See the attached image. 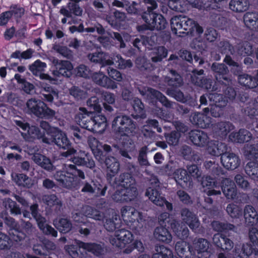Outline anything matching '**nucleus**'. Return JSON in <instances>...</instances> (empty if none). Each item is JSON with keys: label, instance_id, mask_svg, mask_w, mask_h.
<instances>
[{"label": "nucleus", "instance_id": "nucleus-57", "mask_svg": "<svg viewBox=\"0 0 258 258\" xmlns=\"http://www.w3.org/2000/svg\"><path fill=\"white\" fill-rule=\"evenodd\" d=\"M148 148L147 146L142 147L139 151L138 162L141 166H148L150 165L147 158Z\"/></svg>", "mask_w": 258, "mask_h": 258}, {"label": "nucleus", "instance_id": "nucleus-1", "mask_svg": "<svg viewBox=\"0 0 258 258\" xmlns=\"http://www.w3.org/2000/svg\"><path fill=\"white\" fill-rule=\"evenodd\" d=\"M75 118L81 126L92 132L102 133L107 126V119L105 116L98 114L93 116L91 113L84 107L79 108V112Z\"/></svg>", "mask_w": 258, "mask_h": 258}, {"label": "nucleus", "instance_id": "nucleus-12", "mask_svg": "<svg viewBox=\"0 0 258 258\" xmlns=\"http://www.w3.org/2000/svg\"><path fill=\"white\" fill-rule=\"evenodd\" d=\"M46 64L39 59L36 60L32 64L29 66V70L35 76L39 77L42 80H48L50 83L55 84L56 79L50 76L43 72L46 68Z\"/></svg>", "mask_w": 258, "mask_h": 258}, {"label": "nucleus", "instance_id": "nucleus-31", "mask_svg": "<svg viewBox=\"0 0 258 258\" xmlns=\"http://www.w3.org/2000/svg\"><path fill=\"white\" fill-rule=\"evenodd\" d=\"M153 235L157 240L165 243H170L172 239L168 230L163 226L157 227L154 231Z\"/></svg>", "mask_w": 258, "mask_h": 258}, {"label": "nucleus", "instance_id": "nucleus-62", "mask_svg": "<svg viewBox=\"0 0 258 258\" xmlns=\"http://www.w3.org/2000/svg\"><path fill=\"white\" fill-rule=\"evenodd\" d=\"M218 46L222 53L233 54L235 53L233 46L228 41L223 40L220 41Z\"/></svg>", "mask_w": 258, "mask_h": 258}, {"label": "nucleus", "instance_id": "nucleus-27", "mask_svg": "<svg viewBox=\"0 0 258 258\" xmlns=\"http://www.w3.org/2000/svg\"><path fill=\"white\" fill-rule=\"evenodd\" d=\"M190 120L193 124L204 128L209 127L212 123V118L210 117L199 112L192 114L190 117Z\"/></svg>", "mask_w": 258, "mask_h": 258}, {"label": "nucleus", "instance_id": "nucleus-24", "mask_svg": "<svg viewBox=\"0 0 258 258\" xmlns=\"http://www.w3.org/2000/svg\"><path fill=\"white\" fill-rule=\"evenodd\" d=\"M87 58L92 62L100 64L102 67L111 66L112 63L108 54L102 51L90 53L87 55Z\"/></svg>", "mask_w": 258, "mask_h": 258}, {"label": "nucleus", "instance_id": "nucleus-33", "mask_svg": "<svg viewBox=\"0 0 258 258\" xmlns=\"http://www.w3.org/2000/svg\"><path fill=\"white\" fill-rule=\"evenodd\" d=\"M233 252L235 253L237 258H247L252 253H254L256 258H258V250L255 249L248 243L244 244L241 250L237 246H235Z\"/></svg>", "mask_w": 258, "mask_h": 258}, {"label": "nucleus", "instance_id": "nucleus-17", "mask_svg": "<svg viewBox=\"0 0 258 258\" xmlns=\"http://www.w3.org/2000/svg\"><path fill=\"white\" fill-rule=\"evenodd\" d=\"M222 165L228 170H234L238 168L240 164V160L237 155L233 153L227 151L221 157Z\"/></svg>", "mask_w": 258, "mask_h": 258}, {"label": "nucleus", "instance_id": "nucleus-39", "mask_svg": "<svg viewBox=\"0 0 258 258\" xmlns=\"http://www.w3.org/2000/svg\"><path fill=\"white\" fill-rule=\"evenodd\" d=\"M27 134L21 133L23 138L26 141H29L30 138L33 139H41L43 143V139L46 138L44 134L40 132L39 128L36 126H28Z\"/></svg>", "mask_w": 258, "mask_h": 258}, {"label": "nucleus", "instance_id": "nucleus-42", "mask_svg": "<svg viewBox=\"0 0 258 258\" xmlns=\"http://www.w3.org/2000/svg\"><path fill=\"white\" fill-rule=\"evenodd\" d=\"M238 80L241 85L249 88H254L258 85V79L246 74L239 75Z\"/></svg>", "mask_w": 258, "mask_h": 258}, {"label": "nucleus", "instance_id": "nucleus-36", "mask_svg": "<svg viewBox=\"0 0 258 258\" xmlns=\"http://www.w3.org/2000/svg\"><path fill=\"white\" fill-rule=\"evenodd\" d=\"M243 18L247 27L258 31V13L248 12L244 15Z\"/></svg>", "mask_w": 258, "mask_h": 258}, {"label": "nucleus", "instance_id": "nucleus-34", "mask_svg": "<svg viewBox=\"0 0 258 258\" xmlns=\"http://www.w3.org/2000/svg\"><path fill=\"white\" fill-rule=\"evenodd\" d=\"M243 214L245 222L249 225H253L257 223L258 214L252 206H245L244 208Z\"/></svg>", "mask_w": 258, "mask_h": 258}, {"label": "nucleus", "instance_id": "nucleus-21", "mask_svg": "<svg viewBox=\"0 0 258 258\" xmlns=\"http://www.w3.org/2000/svg\"><path fill=\"white\" fill-rule=\"evenodd\" d=\"M207 146L208 153L214 156L221 157L228 151V147L225 143L218 141L210 140Z\"/></svg>", "mask_w": 258, "mask_h": 258}, {"label": "nucleus", "instance_id": "nucleus-40", "mask_svg": "<svg viewBox=\"0 0 258 258\" xmlns=\"http://www.w3.org/2000/svg\"><path fill=\"white\" fill-rule=\"evenodd\" d=\"M171 226L175 235L181 239H186L189 235V230L185 225H181L180 224L174 221L171 224Z\"/></svg>", "mask_w": 258, "mask_h": 258}, {"label": "nucleus", "instance_id": "nucleus-47", "mask_svg": "<svg viewBox=\"0 0 258 258\" xmlns=\"http://www.w3.org/2000/svg\"><path fill=\"white\" fill-rule=\"evenodd\" d=\"M208 99L211 103V104L217 105L220 107H224L228 103L227 99L223 97L221 94L217 93L209 94Z\"/></svg>", "mask_w": 258, "mask_h": 258}, {"label": "nucleus", "instance_id": "nucleus-35", "mask_svg": "<svg viewBox=\"0 0 258 258\" xmlns=\"http://www.w3.org/2000/svg\"><path fill=\"white\" fill-rule=\"evenodd\" d=\"M110 60L112 61L111 66L115 64L118 69L125 70L131 68L133 64L131 59H124L119 54L115 53L110 57Z\"/></svg>", "mask_w": 258, "mask_h": 258}, {"label": "nucleus", "instance_id": "nucleus-13", "mask_svg": "<svg viewBox=\"0 0 258 258\" xmlns=\"http://www.w3.org/2000/svg\"><path fill=\"white\" fill-rule=\"evenodd\" d=\"M38 148L35 146L31 149L29 148V152L30 154L33 155L32 159L38 165L42 168L47 170L52 171L53 170V166L50 160L45 156L38 153H35L37 151Z\"/></svg>", "mask_w": 258, "mask_h": 258}, {"label": "nucleus", "instance_id": "nucleus-14", "mask_svg": "<svg viewBox=\"0 0 258 258\" xmlns=\"http://www.w3.org/2000/svg\"><path fill=\"white\" fill-rule=\"evenodd\" d=\"M43 106L45 107V103L43 101L32 98L26 102L25 111L29 114H33L40 117L41 114L43 112Z\"/></svg>", "mask_w": 258, "mask_h": 258}, {"label": "nucleus", "instance_id": "nucleus-6", "mask_svg": "<svg viewBox=\"0 0 258 258\" xmlns=\"http://www.w3.org/2000/svg\"><path fill=\"white\" fill-rule=\"evenodd\" d=\"M31 213L33 217L35 219L39 229L43 233L46 235H51L56 237L57 236V232L51 226L46 224L45 218L42 216L38 211V205L36 204L30 206Z\"/></svg>", "mask_w": 258, "mask_h": 258}, {"label": "nucleus", "instance_id": "nucleus-3", "mask_svg": "<svg viewBox=\"0 0 258 258\" xmlns=\"http://www.w3.org/2000/svg\"><path fill=\"white\" fill-rule=\"evenodd\" d=\"M112 128L114 132L128 137L135 136L138 131L137 122L130 116L120 113L113 119Z\"/></svg>", "mask_w": 258, "mask_h": 258}, {"label": "nucleus", "instance_id": "nucleus-2", "mask_svg": "<svg viewBox=\"0 0 258 258\" xmlns=\"http://www.w3.org/2000/svg\"><path fill=\"white\" fill-rule=\"evenodd\" d=\"M144 2L147 5V11L143 14L142 17L146 23V26H140L139 30L144 29L161 30L164 29L167 23L161 14L153 12L157 8V4L155 0H144Z\"/></svg>", "mask_w": 258, "mask_h": 258}, {"label": "nucleus", "instance_id": "nucleus-54", "mask_svg": "<svg viewBox=\"0 0 258 258\" xmlns=\"http://www.w3.org/2000/svg\"><path fill=\"white\" fill-rule=\"evenodd\" d=\"M156 251L152 258H171L172 256L171 250L164 245L156 246Z\"/></svg>", "mask_w": 258, "mask_h": 258}, {"label": "nucleus", "instance_id": "nucleus-53", "mask_svg": "<svg viewBox=\"0 0 258 258\" xmlns=\"http://www.w3.org/2000/svg\"><path fill=\"white\" fill-rule=\"evenodd\" d=\"M226 212L231 218H239L242 216V208L239 205L231 203L227 205Z\"/></svg>", "mask_w": 258, "mask_h": 258}, {"label": "nucleus", "instance_id": "nucleus-18", "mask_svg": "<svg viewBox=\"0 0 258 258\" xmlns=\"http://www.w3.org/2000/svg\"><path fill=\"white\" fill-rule=\"evenodd\" d=\"M91 77L94 82L100 86L111 89L117 88V84L102 72L94 73Z\"/></svg>", "mask_w": 258, "mask_h": 258}, {"label": "nucleus", "instance_id": "nucleus-9", "mask_svg": "<svg viewBox=\"0 0 258 258\" xmlns=\"http://www.w3.org/2000/svg\"><path fill=\"white\" fill-rule=\"evenodd\" d=\"M83 216L99 221L102 220L103 218V215L99 211L89 206H83L81 207L80 211L76 210L73 213V218L75 221L81 222L80 218Z\"/></svg>", "mask_w": 258, "mask_h": 258}, {"label": "nucleus", "instance_id": "nucleus-11", "mask_svg": "<svg viewBox=\"0 0 258 258\" xmlns=\"http://www.w3.org/2000/svg\"><path fill=\"white\" fill-rule=\"evenodd\" d=\"M37 86L40 90L39 94L42 100L52 102L54 98L58 97V91L50 85L44 82H39Z\"/></svg>", "mask_w": 258, "mask_h": 258}, {"label": "nucleus", "instance_id": "nucleus-46", "mask_svg": "<svg viewBox=\"0 0 258 258\" xmlns=\"http://www.w3.org/2000/svg\"><path fill=\"white\" fill-rule=\"evenodd\" d=\"M181 153L184 159L187 160L198 162L200 160V157L197 152L192 151L191 148L186 145L182 147Z\"/></svg>", "mask_w": 258, "mask_h": 258}, {"label": "nucleus", "instance_id": "nucleus-63", "mask_svg": "<svg viewBox=\"0 0 258 258\" xmlns=\"http://www.w3.org/2000/svg\"><path fill=\"white\" fill-rule=\"evenodd\" d=\"M121 188L123 193L125 194L124 197L126 202L131 201L136 198L138 195V191L135 186L126 187H121Z\"/></svg>", "mask_w": 258, "mask_h": 258}, {"label": "nucleus", "instance_id": "nucleus-61", "mask_svg": "<svg viewBox=\"0 0 258 258\" xmlns=\"http://www.w3.org/2000/svg\"><path fill=\"white\" fill-rule=\"evenodd\" d=\"M120 187H126L134 186L135 180L130 174L126 173H122L119 176Z\"/></svg>", "mask_w": 258, "mask_h": 258}, {"label": "nucleus", "instance_id": "nucleus-45", "mask_svg": "<svg viewBox=\"0 0 258 258\" xmlns=\"http://www.w3.org/2000/svg\"><path fill=\"white\" fill-rule=\"evenodd\" d=\"M193 245L194 251L198 254L207 253L209 248L210 242L205 238H200L194 240Z\"/></svg>", "mask_w": 258, "mask_h": 258}, {"label": "nucleus", "instance_id": "nucleus-26", "mask_svg": "<svg viewBox=\"0 0 258 258\" xmlns=\"http://www.w3.org/2000/svg\"><path fill=\"white\" fill-rule=\"evenodd\" d=\"M222 190L226 198L233 200L237 195V189L234 182L229 178H225L222 181Z\"/></svg>", "mask_w": 258, "mask_h": 258}, {"label": "nucleus", "instance_id": "nucleus-20", "mask_svg": "<svg viewBox=\"0 0 258 258\" xmlns=\"http://www.w3.org/2000/svg\"><path fill=\"white\" fill-rule=\"evenodd\" d=\"M175 249L178 255L181 258H197L194 256L195 252L192 246L184 241H178L175 245ZM198 258H199L198 256Z\"/></svg>", "mask_w": 258, "mask_h": 258}, {"label": "nucleus", "instance_id": "nucleus-19", "mask_svg": "<svg viewBox=\"0 0 258 258\" xmlns=\"http://www.w3.org/2000/svg\"><path fill=\"white\" fill-rule=\"evenodd\" d=\"M77 244L80 248L90 252L98 256L105 254L107 251V248L103 244L85 243L80 241H78Z\"/></svg>", "mask_w": 258, "mask_h": 258}, {"label": "nucleus", "instance_id": "nucleus-38", "mask_svg": "<svg viewBox=\"0 0 258 258\" xmlns=\"http://www.w3.org/2000/svg\"><path fill=\"white\" fill-rule=\"evenodd\" d=\"M13 180L19 186L30 188L33 185L32 180L28 176L22 173H13Z\"/></svg>", "mask_w": 258, "mask_h": 258}, {"label": "nucleus", "instance_id": "nucleus-15", "mask_svg": "<svg viewBox=\"0 0 258 258\" xmlns=\"http://www.w3.org/2000/svg\"><path fill=\"white\" fill-rule=\"evenodd\" d=\"M189 139L196 146L205 147L210 142L208 134L201 130H192L189 133Z\"/></svg>", "mask_w": 258, "mask_h": 258}, {"label": "nucleus", "instance_id": "nucleus-52", "mask_svg": "<svg viewBox=\"0 0 258 258\" xmlns=\"http://www.w3.org/2000/svg\"><path fill=\"white\" fill-rule=\"evenodd\" d=\"M3 205L7 210H9L12 214L19 215L21 214V210L17 203L10 198H5L3 200Z\"/></svg>", "mask_w": 258, "mask_h": 258}, {"label": "nucleus", "instance_id": "nucleus-58", "mask_svg": "<svg viewBox=\"0 0 258 258\" xmlns=\"http://www.w3.org/2000/svg\"><path fill=\"white\" fill-rule=\"evenodd\" d=\"M213 229L217 232H222L227 230H233L235 226L227 222H221L217 221H213L211 223Z\"/></svg>", "mask_w": 258, "mask_h": 258}, {"label": "nucleus", "instance_id": "nucleus-48", "mask_svg": "<svg viewBox=\"0 0 258 258\" xmlns=\"http://www.w3.org/2000/svg\"><path fill=\"white\" fill-rule=\"evenodd\" d=\"M167 50L163 46L155 48L151 54V59L154 62H161L167 56Z\"/></svg>", "mask_w": 258, "mask_h": 258}, {"label": "nucleus", "instance_id": "nucleus-30", "mask_svg": "<svg viewBox=\"0 0 258 258\" xmlns=\"http://www.w3.org/2000/svg\"><path fill=\"white\" fill-rule=\"evenodd\" d=\"M87 141L96 159L99 161H103L104 156L101 151V143L92 136L88 137Z\"/></svg>", "mask_w": 258, "mask_h": 258}, {"label": "nucleus", "instance_id": "nucleus-59", "mask_svg": "<svg viewBox=\"0 0 258 258\" xmlns=\"http://www.w3.org/2000/svg\"><path fill=\"white\" fill-rule=\"evenodd\" d=\"M69 93L75 99L77 100H82L87 97V92L77 86H73L69 89Z\"/></svg>", "mask_w": 258, "mask_h": 258}, {"label": "nucleus", "instance_id": "nucleus-29", "mask_svg": "<svg viewBox=\"0 0 258 258\" xmlns=\"http://www.w3.org/2000/svg\"><path fill=\"white\" fill-rule=\"evenodd\" d=\"M104 162L107 169V178L114 177L119 170V162L115 158L109 156L106 158Z\"/></svg>", "mask_w": 258, "mask_h": 258}, {"label": "nucleus", "instance_id": "nucleus-28", "mask_svg": "<svg viewBox=\"0 0 258 258\" xmlns=\"http://www.w3.org/2000/svg\"><path fill=\"white\" fill-rule=\"evenodd\" d=\"M172 174L176 183L182 187L186 188L190 186L191 181L186 170L179 168L176 169Z\"/></svg>", "mask_w": 258, "mask_h": 258}, {"label": "nucleus", "instance_id": "nucleus-32", "mask_svg": "<svg viewBox=\"0 0 258 258\" xmlns=\"http://www.w3.org/2000/svg\"><path fill=\"white\" fill-rule=\"evenodd\" d=\"M121 214L123 220L126 222L134 223L141 213L130 206H124L121 209Z\"/></svg>", "mask_w": 258, "mask_h": 258}, {"label": "nucleus", "instance_id": "nucleus-8", "mask_svg": "<svg viewBox=\"0 0 258 258\" xmlns=\"http://www.w3.org/2000/svg\"><path fill=\"white\" fill-rule=\"evenodd\" d=\"M43 143L47 144L54 143L59 148L68 149L71 146V143L66 134L61 130L57 128L51 135V138L43 139Z\"/></svg>", "mask_w": 258, "mask_h": 258}, {"label": "nucleus", "instance_id": "nucleus-50", "mask_svg": "<svg viewBox=\"0 0 258 258\" xmlns=\"http://www.w3.org/2000/svg\"><path fill=\"white\" fill-rule=\"evenodd\" d=\"M246 173L253 180L258 181V164L254 161L248 162L245 167Z\"/></svg>", "mask_w": 258, "mask_h": 258}, {"label": "nucleus", "instance_id": "nucleus-56", "mask_svg": "<svg viewBox=\"0 0 258 258\" xmlns=\"http://www.w3.org/2000/svg\"><path fill=\"white\" fill-rule=\"evenodd\" d=\"M54 224L56 228L62 233H67L69 232L72 228V223L69 220L66 218H61L59 219L58 222Z\"/></svg>", "mask_w": 258, "mask_h": 258}, {"label": "nucleus", "instance_id": "nucleus-4", "mask_svg": "<svg viewBox=\"0 0 258 258\" xmlns=\"http://www.w3.org/2000/svg\"><path fill=\"white\" fill-rule=\"evenodd\" d=\"M139 91L143 98L149 102H152L157 99L167 108H172L176 103L169 101L163 94L159 91L152 88L143 87L138 88Z\"/></svg>", "mask_w": 258, "mask_h": 258}, {"label": "nucleus", "instance_id": "nucleus-5", "mask_svg": "<svg viewBox=\"0 0 258 258\" xmlns=\"http://www.w3.org/2000/svg\"><path fill=\"white\" fill-rule=\"evenodd\" d=\"M54 178L58 182L59 185L63 188L68 189H77L79 185V181L77 175L73 173H70L59 170L53 174Z\"/></svg>", "mask_w": 258, "mask_h": 258}, {"label": "nucleus", "instance_id": "nucleus-22", "mask_svg": "<svg viewBox=\"0 0 258 258\" xmlns=\"http://www.w3.org/2000/svg\"><path fill=\"white\" fill-rule=\"evenodd\" d=\"M73 69V66L71 62L68 60H63L60 62V64L57 69L52 71L53 77L56 79L60 77H66L67 78L70 77L72 75V70Z\"/></svg>", "mask_w": 258, "mask_h": 258}, {"label": "nucleus", "instance_id": "nucleus-10", "mask_svg": "<svg viewBox=\"0 0 258 258\" xmlns=\"http://www.w3.org/2000/svg\"><path fill=\"white\" fill-rule=\"evenodd\" d=\"M145 195L156 206L162 207L165 205L167 210L169 211L172 210V204L167 202L165 198L161 195L159 189L149 187L146 190Z\"/></svg>", "mask_w": 258, "mask_h": 258}, {"label": "nucleus", "instance_id": "nucleus-41", "mask_svg": "<svg viewBox=\"0 0 258 258\" xmlns=\"http://www.w3.org/2000/svg\"><path fill=\"white\" fill-rule=\"evenodd\" d=\"M249 7L248 0H231L229 3L230 9L237 13L246 11Z\"/></svg>", "mask_w": 258, "mask_h": 258}, {"label": "nucleus", "instance_id": "nucleus-23", "mask_svg": "<svg viewBox=\"0 0 258 258\" xmlns=\"http://www.w3.org/2000/svg\"><path fill=\"white\" fill-rule=\"evenodd\" d=\"M211 68L218 81L222 82L223 80L228 82L230 81L229 78L227 76L229 73V69L225 64L214 62Z\"/></svg>", "mask_w": 258, "mask_h": 258}, {"label": "nucleus", "instance_id": "nucleus-37", "mask_svg": "<svg viewBox=\"0 0 258 258\" xmlns=\"http://www.w3.org/2000/svg\"><path fill=\"white\" fill-rule=\"evenodd\" d=\"M252 138V134L247 130L241 129L238 132H233L229 135V139L238 143L248 142Z\"/></svg>", "mask_w": 258, "mask_h": 258}, {"label": "nucleus", "instance_id": "nucleus-60", "mask_svg": "<svg viewBox=\"0 0 258 258\" xmlns=\"http://www.w3.org/2000/svg\"><path fill=\"white\" fill-rule=\"evenodd\" d=\"M166 94L168 96L174 98L177 101L185 103L187 101V97L185 96L180 90L175 89H167Z\"/></svg>", "mask_w": 258, "mask_h": 258}, {"label": "nucleus", "instance_id": "nucleus-51", "mask_svg": "<svg viewBox=\"0 0 258 258\" xmlns=\"http://www.w3.org/2000/svg\"><path fill=\"white\" fill-rule=\"evenodd\" d=\"M120 224V219L115 215L111 218L106 219L104 226L107 231H113L116 228H119Z\"/></svg>", "mask_w": 258, "mask_h": 258}, {"label": "nucleus", "instance_id": "nucleus-25", "mask_svg": "<svg viewBox=\"0 0 258 258\" xmlns=\"http://www.w3.org/2000/svg\"><path fill=\"white\" fill-rule=\"evenodd\" d=\"M202 185L203 187L207 188L204 190V192L208 196L220 195L221 194L220 190L215 189L218 187V183L215 179L210 176L203 178Z\"/></svg>", "mask_w": 258, "mask_h": 258}, {"label": "nucleus", "instance_id": "nucleus-44", "mask_svg": "<svg viewBox=\"0 0 258 258\" xmlns=\"http://www.w3.org/2000/svg\"><path fill=\"white\" fill-rule=\"evenodd\" d=\"M183 16L179 15L173 17L170 20L171 27L173 33L180 36L185 32L182 31Z\"/></svg>", "mask_w": 258, "mask_h": 258}, {"label": "nucleus", "instance_id": "nucleus-55", "mask_svg": "<svg viewBox=\"0 0 258 258\" xmlns=\"http://www.w3.org/2000/svg\"><path fill=\"white\" fill-rule=\"evenodd\" d=\"M42 200L48 206H56V208L58 209H59L62 205L60 201L54 194L44 196Z\"/></svg>", "mask_w": 258, "mask_h": 258}, {"label": "nucleus", "instance_id": "nucleus-43", "mask_svg": "<svg viewBox=\"0 0 258 258\" xmlns=\"http://www.w3.org/2000/svg\"><path fill=\"white\" fill-rule=\"evenodd\" d=\"M165 81L169 86L174 87H180L183 84L181 76L174 70H170L168 76L165 77Z\"/></svg>", "mask_w": 258, "mask_h": 258}, {"label": "nucleus", "instance_id": "nucleus-7", "mask_svg": "<svg viewBox=\"0 0 258 258\" xmlns=\"http://www.w3.org/2000/svg\"><path fill=\"white\" fill-rule=\"evenodd\" d=\"M109 240L112 245L122 249L132 242L133 235L128 230L121 229L115 231L114 235L110 236Z\"/></svg>", "mask_w": 258, "mask_h": 258}, {"label": "nucleus", "instance_id": "nucleus-49", "mask_svg": "<svg viewBox=\"0 0 258 258\" xmlns=\"http://www.w3.org/2000/svg\"><path fill=\"white\" fill-rule=\"evenodd\" d=\"M236 49L237 54L242 56L250 55L253 52L252 45L247 41L238 43Z\"/></svg>", "mask_w": 258, "mask_h": 258}, {"label": "nucleus", "instance_id": "nucleus-64", "mask_svg": "<svg viewBox=\"0 0 258 258\" xmlns=\"http://www.w3.org/2000/svg\"><path fill=\"white\" fill-rule=\"evenodd\" d=\"M70 133L73 137L79 141L84 140L87 138L86 131L80 130L77 126H71L70 129Z\"/></svg>", "mask_w": 258, "mask_h": 258}, {"label": "nucleus", "instance_id": "nucleus-16", "mask_svg": "<svg viewBox=\"0 0 258 258\" xmlns=\"http://www.w3.org/2000/svg\"><path fill=\"white\" fill-rule=\"evenodd\" d=\"M212 131L215 136L221 138L225 137L234 128V125L229 121H222L211 125Z\"/></svg>", "mask_w": 258, "mask_h": 258}]
</instances>
